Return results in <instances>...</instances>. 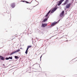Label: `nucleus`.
I'll list each match as a JSON object with an SVG mask.
<instances>
[{
    "label": "nucleus",
    "mask_w": 77,
    "mask_h": 77,
    "mask_svg": "<svg viewBox=\"0 0 77 77\" xmlns=\"http://www.w3.org/2000/svg\"><path fill=\"white\" fill-rule=\"evenodd\" d=\"M32 47V46H31V45L28 46L27 47L26 50L25 52L26 54H27V53H28V50H29V48H31V47Z\"/></svg>",
    "instance_id": "f257e3e1"
},
{
    "label": "nucleus",
    "mask_w": 77,
    "mask_h": 77,
    "mask_svg": "<svg viewBox=\"0 0 77 77\" xmlns=\"http://www.w3.org/2000/svg\"><path fill=\"white\" fill-rule=\"evenodd\" d=\"M71 6V3L67 4L66 6V9H69Z\"/></svg>",
    "instance_id": "f03ea898"
},
{
    "label": "nucleus",
    "mask_w": 77,
    "mask_h": 77,
    "mask_svg": "<svg viewBox=\"0 0 77 77\" xmlns=\"http://www.w3.org/2000/svg\"><path fill=\"white\" fill-rule=\"evenodd\" d=\"M64 15V11H63L60 13V17H62Z\"/></svg>",
    "instance_id": "7ed1b4c3"
},
{
    "label": "nucleus",
    "mask_w": 77,
    "mask_h": 77,
    "mask_svg": "<svg viewBox=\"0 0 77 77\" xmlns=\"http://www.w3.org/2000/svg\"><path fill=\"white\" fill-rule=\"evenodd\" d=\"M65 0H60L59 2V3L58 4V5L60 6L61 4H62V3Z\"/></svg>",
    "instance_id": "20e7f679"
},
{
    "label": "nucleus",
    "mask_w": 77,
    "mask_h": 77,
    "mask_svg": "<svg viewBox=\"0 0 77 77\" xmlns=\"http://www.w3.org/2000/svg\"><path fill=\"white\" fill-rule=\"evenodd\" d=\"M68 2H69V0H66L65 2L63 4V5H66L68 3Z\"/></svg>",
    "instance_id": "39448f33"
},
{
    "label": "nucleus",
    "mask_w": 77,
    "mask_h": 77,
    "mask_svg": "<svg viewBox=\"0 0 77 77\" xmlns=\"http://www.w3.org/2000/svg\"><path fill=\"white\" fill-rule=\"evenodd\" d=\"M57 23V22H54L52 23L51 26H55V24H56Z\"/></svg>",
    "instance_id": "423d86ee"
},
{
    "label": "nucleus",
    "mask_w": 77,
    "mask_h": 77,
    "mask_svg": "<svg viewBox=\"0 0 77 77\" xmlns=\"http://www.w3.org/2000/svg\"><path fill=\"white\" fill-rule=\"evenodd\" d=\"M15 4L14 3H13L11 5V8H14L15 6Z\"/></svg>",
    "instance_id": "0eeeda50"
},
{
    "label": "nucleus",
    "mask_w": 77,
    "mask_h": 77,
    "mask_svg": "<svg viewBox=\"0 0 77 77\" xmlns=\"http://www.w3.org/2000/svg\"><path fill=\"white\" fill-rule=\"evenodd\" d=\"M56 9H57V8H53L52 10L51 11V13H53V12H54V11H56Z\"/></svg>",
    "instance_id": "6e6552de"
},
{
    "label": "nucleus",
    "mask_w": 77,
    "mask_h": 77,
    "mask_svg": "<svg viewBox=\"0 0 77 77\" xmlns=\"http://www.w3.org/2000/svg\"><path fill=\"white\" fill-rule=\"evenodd\" d=\"M47 24H42V27H45L46 26H47Z\"/></svg>",
    "instance_id": "1a4fd4ad"
},
{
    "label": "nucleus",
    "mask_w": 77,
    "mask_h": 77,
    "mask_svg": "<svg viewBox=\"0 0 77 77\" xmlns=\"http://www.w3.org/2000/svg\"><path fill=\"white\" fill-rule=\"evenodd\" d=\"M51 12V10L49 11L48 12L46 15L45 17H48V15H49V14H50V13Z\"/></svg>",
    "instance_id": "9d476101"
},
{
    "label": "nucleus",
    "mask_w": 77,
    "mask_h": 77,
    "mask_svg": "<svg viewBox=\"0 0 77 77\" xmlns=\"http://www.w3.org/2000/svg\"><path fill=\"white\" fill-rule=\"evenodd\" d=\"M0 58L1 60H5V58H4V57H3L2 56H0Z\"/></svg>",
    "instance_id": "9b49d317"
},
{
    "label": "nucleus",
    "mask_w": 77,
    "mask_h": 77,
    "mask_svg": "<svg viewBox=\"0 0 77 77\" xmlns=\"http://www.w3.org/2000/svg\"><path fill=\"white\" fill-rule=\"evenodd\" d=\"M20 51V49H18L16 51H14L15 53H17L18 52H19Z\"/></svg>",
    "instance_id": "f8f14e48"
},
{
    "label": "nucleus",
    "mask_w": 77,
    "mask_h": 77,
    "mask_svg": "<svg viewBox=\"0 0 77 77\" xmlns=\"http://www.w3.org/2000/svg\"><path fill=\"white\" fill-rule=\"evenodd\" d=\"M13 54H15V52H14V51L13 52H12L10 54V55H12Z\"/></svg>",
    "instance_id": "ddd939ff"
},
{
    "label": "nucleus",
    "mask_w": 77,
    "mask_h": 77,
    "mask_svg": "<svg viewBox=\"0 0 77 77\" xmlns=\"http://www.w3.org/2000/svg\"><path fill=\"white\" fill-rule=\"evenodd\" d=\"M8 57L9 58V59H11V60L12 59V57Z\"/></svg>",
    "instance_id": "4468645a"
},
{
    "label": "nucleus",
    "mask_w": 77,
    "mask_h": 77,
    "mask_svg": "<svg viewBox=\"0 0 77 77\" xmlns=\"http://www.w3.org/2000/svg\"><path fill=\"white\" fill-rule=\"evenodd\" d=\"M15 59H18V56H14Z\"/></svg>",
    "instance_id": "2eb2a0df"
},
{
    "label": "nucleus",
    "mask_w": 77,
    "mask_h": 77,
    "mask_svg": "<svg viewBox=\"0 0 77 77\" xmlns=\"http://www.w3.org/2000/svg\"><path fill=\"white\" fill-rule=\"evenodd\" d=\"M23 2H26V3H29L28 2L24 1H23Z\"/></svg>",
    "instance_id": "dca6fc26"
},
{
    "label": "nucleus",
    "mask_w": 77,
    "mask_h": 77,
    "mask_svg": "<svg viewBox=\"0 0 77 77\" xmlns=\"http://www.w3.org/2000/svg\"><path fill=\"white\" fill-rule=\"evenodd\" d=\"M47 19H45L44 20V22H45V21H47Z\"/></svg>",
    "instance_id": "f3484780"
},
{
    "label": "nucleus",
    "mask_w": 77,
    "mask_h": 77,
    "mask_svg": "<svg viewBox=\"0 0 77 77\" xmlns=\"http://www.w3.org/2000/svg\"><path fill=\"white\" fill-rule=\"evenodd\" d=\"M6 60H9V57L8 58H6Z\"/></svg>",
    "instance_id": "a211bd4d"
},
{
    "label": "nucleus",
    "mask_w": 77,
    "mask_h": 77,
    "mask_svg": "<svg viewBox=\"0 0 77 77\" xmlns=\"http://www.w3.org/2000/svg\"><path fill=\"white\" fill-rule=\"evenodd\" d=\"M42 55H41V57H40V60L41 59V57H42Z\"/></svg>",
    "instance_id": "6ab92c4d"
},
{
    "label": "nucleus",
    "mask_w": 77,
    "mask_h": 77,
    "mask_svg": "<svg viewBox=\"0 0 77 77\" xmlns=\"http://www.w3.org/2000/svg\"><path fill=\"white\" fill-rule=\"evenodd\" d=\"M33 39L32 38V40H33Z\"/></svg>",
    "instance_id": "aec40b11"
},
{
    "label": "nucleus",
    "mask_w": 77,
    "mask_h": 77,
    "mask_svg": "<svg viewBox=\"0 0 77 77\" xmlns=\"http://www.w3.org/2000/svg\"><path fill=\"white\" fill-rule=\"evenodd\" d=\"M47 40H48V39Z\"/></svg>",
    "instance_id": "412c9836"
}]
</instances>
